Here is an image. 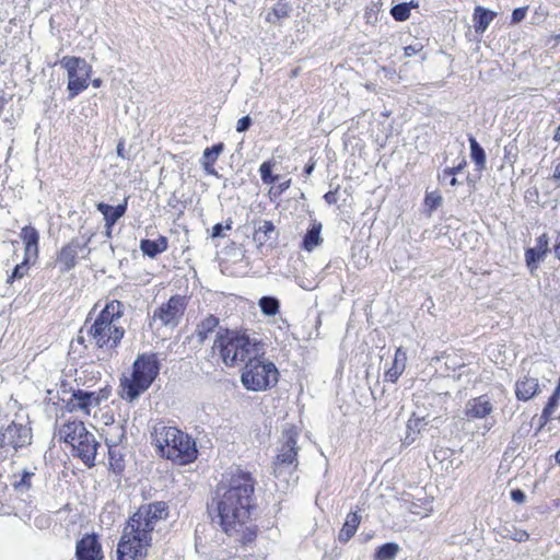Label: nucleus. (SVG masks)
<instances>
[{
  "mask_svg": "<svg viewBox=\"0 0 560 560\" xmlns=\"http://www.w3.org/2000/svg\"><path fill=\"white\" fill-rule=\"evenodd\" d=\"M470 156L479 168L486 165V153L474 137L469 138Z\"/></svg>",
  "mask_w": 560,
  "mask_h": 560,
  "instance_id": "32",
  "label": "nucleus"
},
{
  "mask_svg": "<svg viewBox=\"0 0 560 560\" xmlns=\"http://www.w3.org/2000/svg\"><path fill=\"white\" fill-rule=\"evenodd\" d=\"M89 242L90 237H74L61 247L57 260L62 266L63 271H69L74 268L78 255L86 249Z\"/></svg>",
  "mask_w": 560,
  "mask_h": 560,
  "instance_id": "13",
  "label": "nucleus"
},
{
  "mask_svg": "<svg viewBox=\"0 0 560 560\" xmlns=\"http://www.w3.org/2000/svg\"><path fill=\"white\" fill-rule=\"evenodd\" d=\"M424 203L431 210L436 209L442 203V197L436 192H428L424 198Z\"/></svg>",
  "mask_w": 560,
  "mask_h": 560,
  "instance_id": "42",
  "label": "nucleus"
},
{
  "mask_svg": "<svg viewBox=\"0 0 560 560\" xmlns=\"http://www.w3.org/2000/svg\"><path fill=\"white\" fill-rule=\"evenodd\" d=\"M560 396L559 390H555L553 394L550 396L546 407L542 410L541 419L544 421V424L549 422L555 413V410L557 409L559 405Z\"/></svg>",
  "mask_w": 560,
  "mask_h": 560,
  "instance_id": "34",
  "label": "nucleus"
},
{
  "mask_svg": "<svg viewBox=\"0 0 560 560\" xmlns=\"http://www.w3.org/2000/svg\"><path fill=\"white\" fill-rule=\"evenodd\" d=\"M555 390H559V396H560V377H559L558 386Z\"/></svg>",
  "mask_w": 560,
  "mask_h": 560,
  "instance_id": "62",
  "label": "nucleus"
},
{
  "mask_svg": "<svg viewBox=\"0 0 560 560\" xmlns=\"http://www.w3.org/2000/svg\"><path fill=\"white\" fill-rule=\"evenodd\" d=\"M250 125H252V118L249 116H244L237 120L236 131L244 132L250 127Z\"/></svg>",
  "mask_w": 560,
  "mask_h": 560,
  "instance_id": "44",
  "label": "nucleus"
},
{
  "mask_svg": "<svg viewBox=\"0 0 560 560\" xmlns=\"http://www.w3.org/2000/svg\"><path fill=\"white\" fill-rule=\"evenodd\" d=\"M539 388L538 380L536 377L524 376L515 384V395L518 400H529L533 398Z\"/></svg>",
  "mask_w": 560,
  "mask_h": 560,
  "instance_id": "22",
  "label": "nucleus"
},
{
  "mask_svg": "<svg viewBox=\"0 0 560 560\" xmlns=\"http://www.w3.org/2000/svg\"><path fill=\"white\" fill-rule=\"evenodd\" d=\"M100 446L93 433L84 435L75 445L72 447L73 454L81 458V460L89 467L95 465L97 447Z\"/></svg>",
  "mask_w": 560,
  "mask_h": 560,
  "instance_id": "15",
  "label": "nucleus"
},
{
  "mask_svg": "<svg viewBox=\"0 0 560 560\" xmlns=\"http://www.w3.org/2000/svg\"><path fill=\"white\" fill-rule=\"evenodd\" d=\"M325 199H326V201H327V202H329V203H330V202H331L330 194H326V195H325Z\"/></svg>",
  "mask_w": 560,
  "mask_h": 560,
  "instance_id": "61",
  "label": "nucleus"
},
{
  "mask_svg": "<svg viewBox=\"0 0 560 560\" xmlns=\"http://www.w3.org/2000/svg\"><path fill=\"white\" fill-rule=\"evenodd\" d=\"M290 7L285 1L279 0L268 12L266 20L270 23H276L284 18L289 16Z\"/></svg>",
  "mask_w": 560,
  "mask_h": 560,
  "instance_id": "31",
  "label": "nucleus"
},
{
  "mask_svg": "<svg viewBox=\"0 0 560 560\" xmlns=\"http://www.w3.org/2000/svg\"><path fill=\"white\" fill-rule=\"evenodd\" d=\"M32 432L26 423L12 420L0 429V460L12 456L15 451L31 444Z\"/></svg>",
  "mask_w": 560,
  "mask_h": 560,
  "instance_id": "10",
  "label": "nucleus"
},
{
  "mask_svg": "<svg viewBox=\"0 0 560 560\" xmlns=\"http://www.w3.org/2000/svg\"><path fill=\"white\" fill-rule=\"evenodd\" d=\"M89 433L82 421H68L59 430L60 436L67 444H70L71 447Z\"/></svg>",
  "mask_w": 560,
  "mask_h": 560,
  "instance_id": "19",
  "label": "nucleus"
},
{
  "mask_svg": "<svg viewBox=\"0 0 560 560\" xmlns=\"http://www.w3.org/2000/svg\"><path fill=\"white\" fill-rule=\"evenodd\" d=\"M140 249L144 255L153 258L167 249V238L160 236L156 240H142Z\"/></svg>",
  "mask_w": 560,
  "mask_h": 560,
  "instance_id": "25",
  "label": "nucleus"
},
{
  "mask_svg": "<svg viewBox=\"0 0 560 560\" xmlns=\"http://www.w3.org/2000/svg\"><path fill=\"white\" fill-rule=\"evenodd\" d=\"M429 421L424 417H417L412 415L407 422V435L405 438L406 443H412L416 440V434H419L427 425Z\"/></svg>",
  "mask_w": 560,
  "mask_h": 560,
  "instance_id": "28",
  "label": "nucleus"
},
{
  "mask_svg": "<svg viewBox=\"0 0 560 560\" xmlns=\"http://www.w3.org/2000/svg\"><path fill=\"white\" fill-rule=\"evenodd\" d=\"M465 165H466V161H465V159H462V161L458 163V165L443 170V172L441 174H439V180L441 183L446 182V179L450 176L460 173L463 171V168L465 167Z\"/></svg>",
  "mask_w": 560,
  "mask_h": 560,
  "instance_id": "40",
  "label": "nucleus"
},
{
  "mask_svg": "<svg viewBox=\"0 0 560 560\" xmlns=\"http://www.w3.org/2000/svg\"><path fill=\"white\" fill-rule=\"evenodd\" d=\"M299 434V430L293 425L283 430L273 460V472L277 478L298 468Z\"/></svg>",
  "mask_w": 560,
  "mask_h": 560,
  "instance_id": "8",
  "label": "nucleus"
},
{
  "mask_svg": "<svg viewBox=\"0 0 560 560\" xmlns=\"http://www.w3.org/2000/svg\"><path fill=\"white\" fill-rule=\"evenodd\" d=\"M555 460L560 465V450L555 454Z\"/></svg>",
  "mask_w": 560,
  "mask_h": 560,
  "instance_id": "60",
  "label": "nucleus"
},
{
  "mask_svg": "<svg viewBox=\"0 0 560 560\" xmlns=\"http://www.w3.org/2000/svg\"><path fill=\"white\" fill-rule=\"evenodd\" d=\"M96 209L103 214L105 225H108V228L114 226L116 222L126 213L127 199H125L122 203L116 207L109 206L105 202H98L96 205Z\"/></svg>",
  "mask_w": 560,
  "mask_h": 560,
  "instance_id": "20",
  "label": "nucleus"
},
{
  "mask_svg": "<svg viewBox=\"0 0 560 560\" xmlns=\"http://www.w3.org/2000/svg\"><path fill=\"white\" fill-rule=\"evenodd\" d=\"M108 398V390L86 392L83 389L74 390L69 405L71 410L81 411L89 416L93 408L98 407L102 400Z\"/></svg>",
  "mask_w": 560,
  "mask_h": 560,
  "instance_id": "12",
  "label": "nucleus"
},
{
  "mask_svg": "<svg viewBox=\"0 0 560 560\" xmlns=\"http://www.w3.org/2000/svg\"><path fill=\"white\" fill-rule=\"evenodd\" d=\"M360 523L361 516L358 514V512L348 513L343 526L338 534V539L341 542L349 541L357 533Z\"/></svg>",
  "mask_w": 560,
  "mask_h": 560,
  "instance_id": "24",
  "label": "nucleus"
},
{
  "mask_svg": "<svg viewBox=\"0 0 560 560\" xmlns=\"http://www.w3.org/2000/svg\"><path fill=\"white\" fill-rule=\"evenodd\" d=\"M392 16L399 22L406 21L410 16V4L409 3H399L392 8L390 10Z\"/></svg>",
  "mask_w": 560,
  "mask_h": 560,
  "instance_id": "36",
  "label": "nucleus"
},
{
  "mask_svg": "<svg viewBox=\"0 0 560 560\" xmlns=\"http://www.w3.org/2000/svg\"><path fill=\"white\" fill-rule=\"evenodd\" d=\"M160 372V363L156 354H140L132 365L130 377H124L120 382L121 397L133 400L144 393L156 378Z\"/></svg>",
  "mask_w": 560,
  "mask_h": 560,
  "instance_id": "6",
  "label": "nucleus"
},
{
  "mask_svg": "<svg viewBox=\"0 0 560 560\" xmlns=\"http://www.w3.org/2000/svg\"><path fill=\"white\" fill-rule=\"evenodd\" d=\"M212 349L219 353L226 366L245 364L260 352L257 342L250 340L248 336L228 329L218 331Z\"/></svg>",
  "mask_w": 560,
  "mask_h": 560,
  "instance_id": "5",
  "label": "nucleus"
},
{
  "mask_svg": "<svg viewBox=\"0 0 560 560\" xmlns=\"http://www.w3.org/2000/svg\"><path fill=\"white\" fill-rule=\"evenodd\" d=\"M555 254L557 258L560 260V242L555 246Z\"/></svg>",
  "mask_w": 560,
  "mask_h": 560,
  "instance_id": "57",
  "label": "nucleus"
},
{
  "mask_svg": "<svg viewBox=\"0 0 560 560\" xmlns=\"http://www.w3.org/2000/svg\"><path fill=\"white\" fill-rule=\"evenodd\" d=\"M322 223L314 221L303 238V248L307 252L314 250L320 243Z\"/></svg>",
  "mask_w": 560,
  "mask_h": 560,
  "instance_id": "27",
  "label": "nucleus"
},
{
  "mask_svg": "<svg viewBox=\"0 0 560 560\" xmlns=\"http://www.w3.org/2000/svg\"><path fill=\"white\" fill-rule=\"evenodd\" d=\"M290 183H291V180H285V182L279 184L280 191L282 192V191L287 190L290 187Z\"/></svg>",
  "mask_w": 560,
  "mask_h": 560,
  "instance_id": "52",
  "label": "nucleus"
},
{
  "mask_svg": "<svg viewBox=\"0 0 560 560\" xmlns=\"http://www.w3.org/2000/svg\"><path fill=\"white\" fill-rule=\"evenodd\" d=\"M511 499L516 503H524L526 495L521 489H514L511 491Z\"/></svg>",
  "mask_w": 560,
  "mask_h": 560,
  "instance_id": "47",
  "label": "nucleus"
},
{
  "mask_svg": "<svg viewBox=\"0 0 560 560\" xmlns=\"http://www.w3.org/2000/svg\"><path fill=\"white\" fill-rule=\"evenodd\" d=\"M112 231H113V226L108 228V225H105V235H106V237H108V238L112 237Z\"/></svg>",
  "mask_w": 560,
  "mask_h": 560,
  "instance_id": "56",
  "label": "nucleus"
},
{
  "mask_svg": "<svg viewBox=\"0 0 560 560\" xmlns=\"http://www.w3.org/2000/svg\"><path fill=\"white\" fill-rule=\"evenodd\" d=\"M34 476V472L33 471H30V470H23L21 477L19 480H15L14 481V488L24 492L26 490H28L31 488V480Z\"/></svg>",
  "mask_w": 560,
  "mask_h": 560,
  "instance_id": "38",
  "label": "nucleus"
},
{
  "mask_svg": "<svg viewBox=\"0 0 560 560\" xmlns=\"http://www.w3.org/2000/svg\"><path fill=\"white\" fill-rule=\"evenodd\" d=\"M493 424H494L493 422H488V421H487V422L485 423V427H483V428H485V430H486V431H489V430L493 427Z\"/></svg>",
  "mask_w": 560,
  "mask_h": 560,
  "instance_id": "59",
  "label": "nucleus"
},
{
  "mask_svg": "<svg viewBox=\"0 0 560 560\" xmlns=\"http://www.w3.org/2000/svg\"><path fill=\"white\" fill-rule=\"evenodd\" d=\"M124 310V304L117 300L106 303L91 325L88 320L85 322L79 331L78 342L84 343L85 332L88 341L97 348L109 350L117 348L125 335V329L120 324Z\"/></svg>",
  "mask_w": 560,
  "mask_h": 560,
  "instance_id": "3",
  "label": "nucleus"
},
{
  "mask_svg": "<svg viewBox=\"0 0 560 560\" xmlns=\"http://www.w3.org/2000/svg\"><path fill=\"white\" fill-rule=\"evenodd\" d=\"M75 549L78 560H103L102 546L95 535H85Z\"/></svg>",
  "mask_w": 560,
  "mask_h": 560,
  "instance_id": "16",
  "label": "nucleus"
},
{
  "mask_svg": "<svg viewBox=\"0 0 560 560\" xmlns=\"http://www.w3.org/2000/svg\"><path fill=\"white\" fill-rule=\"evenodd\" d=\"M527 10H528V7H521V8L514 9L512 12L511 23L517 24V23L522 22L526 18Z\"/></svg>",
  "mask_w": 560,
  "mask_h": 560,
  "instance_id": "43",
  "label": "nucleus"
},
{
  "mask_svg": "<svg viewBox=\"0 0 560 560\" xmlns=\"http://www.w3.org/2000/svg\"><path fill=\"white\" fill-rule=\"evenodd\" d=\"M222 151H223V143H218L210 148H207L202 154V160H203L202 162H207V164H209V165L214 164Z\"/></svg>",
  "mask_w": 560,
  "mask_h": 560,
  "instance_id": "35",
  "label": "nucleus"
},
{
  "mask_svg": "<svg viewBox=\"0 0 560 560\" xmlns=\"http://www.w3.org/2000/svg\"><path fill=\"white\" fill-rule=\"evenodd\" d=\"M168 515L164 502L141 505L128 520L117 547L118 560H141L147 556L156 524Z\"/></svg>",
  "mask_w": 560,
  "mask_h": 560,
  "instance_id": "2",
  "label": "nucleus"
},
{
  "mask_svg": "<svg viewBox=\"0 0 560 560\" xmlns=\"http://www.w3.org/2000/svg\"><path fill=\"white\" fill-rule=\"evenodd\" d=\"M259 307L264 315L273 316L279 312L280 303L273 296H262L259 300Z\"/></svg>",
  "mask_w": 560,
  "mask_h": 560,
  "instance_id": "33",
  "label": "nucleus"
},
{
  "mask_svg": "<svg viewBox=\"0 0 560 560\" xmlns=\"http://www.w3.org/2000/svg\"><path fill=\"white\" fill-rule=\"evenodd\" d=\"M7 101L3 95L0 94V114L2 113Z\"/></svg>",
  "mask_w": 560,
  "mask_h": 560,
  "instance_id": "54",
  "label": "nucleus"
},
{
  "mask_svg": "<svg viewBox=\"0 0 560 560\" xmlns=\"http://www.w3.org/2000/svg\"><path fill=\"white\" fill-rule=\"evenodd\" d=\"M117 154L121 159H128L125 154V144L122 141H119L117 144Z\"/></svg>",
  "mask_w": 560,
  "mask_h": 560,
  "instance_id": "49",
  "label": "nucleus"
},
{
  "mask_svg": "<svg viewBox=\"0 0 560 560\" xmlns=\"http://www.w3.org/2000/svg\"><path fill=\"white\" fill-rule=\"evenodd\" d=\"M219 325V319L213 315H208L206 318H203L196 327L195 330V337L197 338L198 342L201 345L206 341L209 334L213 332L214 329Z\"/></svg>",
  "mask_w": 560,
  "mask_h": 560,
  "instance_id": "26",
  "label": "nucleus"
},
{
  "mask_svg": "<svg viewBox=\"0 0 560 560\" xmlns=\"http://www.w3.org/2000/svg\"><path fill=\"white\" fill-rule=\"evenodd\" d=\"M32 260H26V256L21 264H18L11 276L8 278L7 282L12 283L15 279H22L28 271V265Z\"/></svg>",
  "mask_w": 560,
  "mask_h": 560,
  "instance_id": "37",
  "label": "nucleus"
},
{
  "mask_svg": "<svg viewBox=\"0 0 560 560\" xmlns=\"http://www.w3.org/2000/svg\"><path fill=\"white\" fill-rule=\"evenodd\" d=\"M202 165H203V168L206 171L207 174H210V175H217V172L213 167L214 164H207V162H202Z\"/></svg>",
  "mask_w": 560,
  "mask_h": 560,
  "instance_id": "50",
  "label": "nucleus"
},
{
  "mask_svg": "<svg viewBox=\"0 0 560 560\" xmlns=\"http://www.w3.org/2000/svg\"><path fill=\"white\" fill-rule=\"evenodd\" d=\"M548 245L549 240L546 234H542L536 240V245L534 247L525 250L526 266L529 268L532 273L538 268L539 262L545 259L548 252Z\"/></svg>",
  "mask_w": 560,
  "mask_h": 560,
  "instance_id": "17",
  "label": "nucleus"
},
{
  "mask_svg": "<svg viewBox=\"0 0 560 560\" xmlns=\"http://www.w3.org/2000/svg\"><path fill=\"white\" fill-rule=\"evenodd\" d=\"M101 84H102V80H101V79H94V80L92 81V85H93L94 88H100V86H101Z\"/></svg>",
  "mask_w": 560,
  "mask_h": 560,
  "instance_id": "58",
  "label": "nucleus"
},
{
  "mask_svg": "<svg viewBox=\"0 0 560 560\" xmlns=\"http://www.w3.org/2000/svg\"><path fill=\"white\" fill-rule=\"evenodd\" d=\"M279 372L276 365L260 355H253L243 369L242 384L248 390L262 392L278 383Z\"/></svg>",
  "mask_w": 560,
  "mask_h": 560,
  "instance_id": "7",
  "label": "nucleus"
},
{
  "mask_svg": "<svg viewBox=\"0 0 560 560\" xmlns=\"http://www.w3.org/2000/svg\"><path fill=\"white\" fill-rule=\"evenodd\" d=\"M276 234V228L271 221H262L254 232V241L259 245L266 244L268 241L273 238Z\"/></svg>",
  "mask_w": 560,
  "mask_h": 560,
  "instance_id": "29",
  "label": "nucleus"
},
{
  "mask_svg": "<svg viewBox=\"0 0 560 560\" xmlns=\"http://www.w3.org/2000/svg\"><path fill=\"white\" fill-rule=\"evenodd\" d=\"M400 548L395 542H387L377 548L374 553V560H394Z\"/></svg>",
  "mask_w": 560,
  "mask_h": 560,
  "instance_id": "30",
  "label": "nucleus"
},
{
  "mask_svg": "<svg viewBox=\"0 0 560 560\" xmlns=\"http://www.w3.org/2000/svg\"><path fill=\"white\" fill-rule=\"evenodd\" d=\"M230 229H231L230 224L223 225L222 223H217L211 230V237H213V238L222 237L223 231L230 230Z\"/></svg>",
  "mask_w": 560,
  "mask_h": 560,
  "instance_id": "45",
  "label": "nucleus"
},
{
  "mask_svg": "<svg viewBox=\"0 0 560 560\" xmlns=\"http://www.w3.org/2000/svg\"><path fill=\"white\" fill-rule=\"evenodd\" d=\"M495 16V12L488 10L481 5H477L474 9L472 13V23L475 32L478 34H483Z\"/></svg>",
  "mask_w": 560,
  "mask_h": 560,
  "instance_id": "23",
  "label": "nucleus"
},
{
  "mask_svg": "<svg viewBox=\"0 0 560 560\" xmlns=\"http://www.w3.org/2000/svg\"><path fill=\"white\" fill-rule=\"evenodd\" d=\"M552 180L557 183V186H560V162L555 166Z\"/></svg>",
  "mask_w": 560,
  "mask_h": 560,
  "instance_id": "48",
  "label": "nucleus"
},
{
  "mask_svg": "<svg viewBox=\"0 0 560 560\" xmlns=\"http://www.w3.org/2000/svg\"><path fill=\"white\" fill-rule=\"evenodd\" d=\"M314 167H315V164L314 163H310L307 164L305 167H304V173L305 175H311L314 171Z\"/></svg>",
  "mask_w": 560,
  "mask_h": 560,
  "instance_id": "51",
  "label": "nucleus"
},
{
  "mask_svg": "<svg viewBox=\"0 0 560 560\" xmlns=\"http://www.w3.org/2000/svg\"><path fill=\"white\" fill-rule=\"evenodd\" d=\"M505 537H508L514 541H517V542H523L529 538V535L526 530L513 528V529L506 530Z\"/></svg>",
  "mask_w": 560,
  "mask_h": 560,
  "instance_id": "41",
  "label": "nucleus"
},
{
  "mask_svg": "<svg viewBox=\"0 0 560 560\" xmlns=\"http://www.w3.org/2000/svg\"><path fill=\"white\" fill-rule=\"evenodd\" d=\"M255 480L249 472L236 469L226 474L217 487L210 513L217 512L222 530L238 541H252L256 532L249 525Z\"/></svg>",
  "mask_w": 560,
  "mask_h": 560,
  "instance_id": "1",
  "label": "nucleus"
},
{
  "mask_svg": "<svg viewBox=\"0 0 560 560\" xmlns=\"http://www.w3.org/2000/svg\"><path fill=\"white\" fill-rule=\"evenodd\" d=\"M20 237L24 243L26 260H36L38 257V231L32 225H26L21 230Z\"/></svg>",
  "mask_w": 560,
  "mask_h": 560,
  "instance_id": "18",
  "label": "nucleus"
},
{
  "mask_svg": "<svg viewBox=\"0 0 560 560\" xmlns=\"http://www.w3.org/2000/svg\"><path fill=\"white\" fill-rule=\"evenodd\" d=\"M422 45L416 44V45H409L404 48V55L405 57H411L413 55H417L419 51H421Z\"/></svg>",
  "mask_w": 560,
  "mask_h": 560,
  "instance_id": "46",
  "label": "nucleus"
},
{
  "mask_svg": "<svg viewBox=\"0 0 560 560\" xmlns=\"http://www.w3.org/2000/svg\"><path fill=\"white\" fill-rule=\"evenodd\" d=\"M151 435L162 457L178 465L190 464L197 458L195 441L177 428L160 422L153 427Z\"/></svg>",
  "mask_w": 560,
  "mask_h": 560,
  "instance_id": "4",
  "label": "nucleus"
},
{
  "mask_svg": "<svg viewBox=\"0 0 560 560\" xmlns=\"http://www.w3.org/2000/svg\"><path fill=\"white\" fill-rule=\"evenodd\" d=\"M259 173L260 177L264 184H273L277 179V175L271 174V163L270 162H264L259 166Z\"/></svg>",
  "mask_w": 560,
  "mask_h": 560,
  "instance_id": "39",
  "label": "nucleus"
},
{
  "mask_svg": "<svg viewBox=\"0 0 560 560\" xmlns=\"http://www.w3.org/2000/svg\"><path fill=\"white\" fill-rule=\"evenodd\" d=\"M60 65L67 71L68 96L72 100L88 89L92 74V66L85 59L75 56L62 57Z\"/></svg>",
  "mask_w": 560,
  "mask_h": 560,
  "instance_id": "9",
  "label": "nucleus"
},
{
  "mask_svg": "<svg viewBox=\"0 0 560 560\" xmlns=\"http://www.w3.org/2000/svg\"><path fill=\"white\" fill-rule=\"evenodd\" d=\"M553 140L556 142H560V125L557 127L556 133L553 136Z\"/></svg>",
  "mask_w": 560,
  "mask_h": 560,
  "instance_id": "55",
  "label": "nucleus"
},
{
  "mask_svg": "<svg viewBox=\"0 0 560 560\" xmlns=\"http://www.w3.org/2000/svg\"><path fill=\"white\" fill-rule=\"evenodd\" d=\"M446 180H448V184H450L451 186H453V187H454V186H456V185H458V180H457V178L455 177V175L450 176Z\"/></svg>",
  "mask_w": 560,
  "mask_h": 560,
  "instance_id": "53",
  "label": "nucleus"
},
{
  "mask_svg": "<svg viewBox=\"0 0 560 560\" xmlns=\"http://www.w3.org/2000/svg\"><path fill=\"white\" fill-rule=\"evenodd\" d=\"M494 410V405L488 394H483L467 400L465 416L468 420L486 419Z\"/></svg>",
  "mask_w": 560,
  "mask_h": 560,
  "instance_id": "14",
  "label": "nucleus"
},
{
  "mask_svg": "<svg viewBox=\"0 0 560 560\" xmlns=\"http://www.w3.org/2000/svg\"><path fill=\"white\" fill-rule=\"evenodd\" d=\"M186 310V299L182 295L172 296L166 303L154 311L153 319L162 326H176Z\"/></svg>",
  "mask_w": 560,
  "mask_h": 560,
  "instance_id": "11",
  "label": "nucleus"
},
{
  "mask_svg": "<svg viewBox=\"0 0 560 560\" xmlns=\"http://www.w3.org/2000/svg\"><path fill=\"white\" fill-rule=\"evenodd\" d=\"M407 363V353L399 347L395 352L392 366L385 372V381L396 383L399 376L404 373Z\"/></svg>",
  "mask_w": 560,
  "mask_h": 560,
  "instance_id": "21",
  "label": "nucleus"
}]
</instances>
